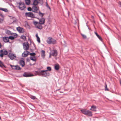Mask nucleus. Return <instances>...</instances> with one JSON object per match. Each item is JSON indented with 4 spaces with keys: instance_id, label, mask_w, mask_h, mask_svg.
<instances>
[{
    "instance_id": "c9c22d12",
    "label": "nucleus",
    "mask_w": 121,
    "mask_h": 121,
    "mask_svg": "<svg viewBox=\"0 0 121 121\" xmlns=\"http://www.w3.org/2000/svg\"><path fill=\"white\" fill-rule=\"evenodd\" d=\"M18 35L17 34L15 33H14V34H13V36L14 37H15V38H16L17 36Z\"/></svg>"
},
{
    "instance_id": "4be33fe9",
    "label": "nucleus",
    "mask_w": 121,
    "mask_h": 121,
    "mask_svg": "<svg viewBox=\"0 0 121 121\" xmlns=\"http://www.w3.org/2000/svg\"><path fill=\"white\" fill-rule=\"evenodd\" d=\"M0 67L2 68H6V67L3 63L0 60Z\"/></svg>"
},
{
    "instance_id": "b1692460",
    "label": "nucleus",
    "mask_w": 121,
    "mask_h": 121,
    "mask_svg": "<svg viewBox=\"0 0 121 121\" xmlns=\"http://www.w3.org/2000/svg\"><path fill=\"white\" fill-rule=\"evenodd\" d=\"M25 52H27V53L26 54H25V55L23 56L25 57L27 56L29 54H30V52L28 51H27V50H26V51H25Z\"/></svg>"
},
{
    "instance_id": "423d86ee",
    "label": "nucleus",
    "mask_w": 121,
    "mask_h": 121,
    "mask_svg": "<svg viewBox=\"0 0 121 121\" xmlns=\"http://www.w3.org/2000/svg\"><path fill=\"white\" fill-rule=\"evenodd\" d=\"M40 74L41 75L42 77H46V76H49L50 75V74L49 73H46L44 71L42 72L41 71Z\"/></svg>"
},
{
    "instance_id": "052dcab7",
    "label": "nucleus",
    "mask_w": 121,
    "mask_h": 121,
    "mask_svg": "<svg viewBox=\"0 0 121 121\" xmlns=\"http://www.w3.org/2000/svg\"><path fill=\"white\" fill-rule=\"evenodd\" d=\"M33 45H34V47H35V44H34V43H33Z\"/></svg>"
},
{
    "instance_id": "f704fd0d",
    "label": "nucleus",
    "mask_w": 121,
    "mask_h": 121,
    "mask_svg": "<svg viewBox=\"0 0 121 121\" xmlns=\"http://www.w3.org/2000/svg\"><path fill=\"white\" fill-rule=\"evenodd\" d=\"M30 17L32 18H36V17H35L34 15L32 12Z\"/></svg>"
},
{
    "instance_id": "20e7f679",
    "label": "nucleus",
    "mask_w": 121,
    "mask_h": 121,
    "mask_svg": "<svg viewBox=\"0 0 121 121\" xmlns=\"http://www.w3.org/2000/svg\"><path fill=\"white\" fill-rule=\"evenodd\" d=\"M0 56L2 57L4 55H7L8 54L7 51L4 49H1L0 51Z\"/></svg>"
},
{
    "instance_id": "cd10ccee",
    "label": "nucleus",
    "mask_w": 121,
    "mask_h": 121,
    "mask_svg": "<svg viewBox=\"0 0 121 121\" xmlns=\"http://www.w3.org/2000/svg\"><path fill=\"white\" fill-rule=\"evenodd\" d=\"M8 38L9 39H10L12 40H13L15 39V37H14L13 36H9Z\"/></svg>"
},
{
    "instance_id": "0eeeda50",
    "label": "nucleus",
    "mask_w": 121,
    "mask_h": 121,
    "mask_svg": "<svg viewBox=\"0 0 121 121\" xmlns=\"http://www.w3.org/2000/svg\"><path fill=\"white\" fill-rule=\"evenodd\" d=\"M23 49L24 50H27L29 49V45L28 42H26V43L25 42H24L23 43Z\"/></svg>"
},
{
    "instance_id": "aec40b11",
    "label": "nucleus",
    "mask_w": 121,
    "mask_h": 121,
    "mask_svg": "<svg viewBox=\"0 0 121 121\" xmlns=\"http://www.w3.org/2000/svg\"><path fill=\"white\" fill-rule=\"evenodd\" d=\"M95 35L97 36V37L99 38V39L101 41H102V39L101 37L97 33L95 32Z\"/></svg>"
},
{
    "instance_id": "6ab92c4d",
    "label": "nucleus",
    "mask_w": 121,
    "mask_h": 121,
    "mask_svg": "<svg viewBox=\"0 0 121 121\" xmlns=\"http://www.w3.org/2000/svg\"><path fill=\"white\" fill-rule=\"evenodd\" d=\"M31 13L32 12H26L25 13V15L26 17H30Z\"/></svg>"
},
{
    "instance_id": "13d9d810",
    "label": "nucleus",
    "mask_w": 121,
    "mask_h": 121,
    "mask_svg": "<svg viewBox=\"0 0 121 121\" xmlns=\"http://www.w3.org/2000/svg\"><path fill=\"white\" fill-rule=\"evenodd\" d=\"M36 18L37 19H39V20L40 19H39V18L37 17H36Z\"/></svg>"
},
{
    "instance_id": "6e6d98bb",
    "label": "nucleus",
    "mask_w": 121,
    "mask_h": 121,
    "mask_svg": "<svg viewBox=\"0 0 121 121\" xmlns=\"http://www.w3.org/2000/svg\"><path fill=\"white\" fill-rule=\"evenodd\" d=\"M119 5H120V7H121V2H120Z\"/></svg>"
},
{
    "instance_id": "a18cd8bd",
    "label": "nucleus",
    "mask_w": 121,
    "mask_h": 121,
    "mask_svg": "<svg viewBox=\"0 0 121 121\" xmlns=\"http://www.w3.org/2000/svg\"><path fill=\"white\" fill-rule=\"evenodd\" d=\"M27 53V52H25V51L24 52L22 53V56H23L25 54H26Z\"/></svg>"
},
{
    "instance_id": "4c0bfd02",
    "label": "nucleus",
    "mask_w": 121,
    "mask_h": 121,
    "mask_svg": "<svg viewBox=\"0 0 121 121\" xmlns=\"http://www.w3.org/2000/svg\"><path fill=\"white\" fill-rule=\"evenodd\" d=\"M37 41L39 43H40V38H39V37L37 38Z\"/></svg>"
},
{
    "instance_id": "412c9836",
    "label": "nucleus",
    "mask_w": 121,
    "mask_h": 121,
    "mask_svg": "<svg viewBox=\"0 0 121 121\" xmlns=\"http://www.w3.org/2000/svg\"><path fill=\"white\" fill-rule=\"evenodd\" d=\"M59 68V66L58 64L55 65L54 69L56 70H58Z\"/></svg>"
},
{
    "instance_id": "f3484780",
    "label": "nucleus",
    "mask_w": 121,
    "mask_h": 121,
    "mask_svg": "<svg viewBox=\"0 0 121 121\" xmlns=\"http://www.w3.org/2000/svg\"><path fill=\"white\" fill-rule=\"evenodd\" d=\"M22 7L20 6H19L18 7L19 8V9H20L21 10H24V9H25L26 7L25 5H21Z\"/></svg>"
},
{
    "instance_id": "2f4dec72",
    "label": "nucleus",
    "mask_w": 121,
    "mask_h": 121,
    "mask_svg": "<svg viewBox=\"0 0 121 121\" xmlns=\"http://www.w3.org/2000/svg\"><path fill=\"white\" fill-rule=\"evenodd\" d=\"M39 14L40 16L42 17H43L44 15V13H42L40 12L39 13Z\"/></svg>"
},
{
    "instance_id": "5fc2aeb1",
    "label": "nucleus",
    "mask_w": 121,
    "mask_h": 121,
    "mask_svg": "<svg viewBox=\"0 0 121 121\" xmlns=\"http://www.w3.org/2000/svg\"><path fill=\"white\" fill-rule=\"evenodd\" d=\"M30 49L31 50V52H32L34 51V50L33 49Z\"/></svg>"
},
{
    "instance_id": "9b49d317",
    "label": "nucleus",
    "mask_w": 121,
    "mask_h": 121,
    "mask_svg": "<svg viewBox=\"0 0 121 121\" xmlns=\"http://www.w3.org/2000/svg\"><path fill=\"white\" fill-rule=\"evenodd\" d=\"M52 55L54 56H56L57 55V52L56 50H53L51 51Z\"/></svg>"
},
{
    "instance_id": "ea45409f",
    "label": "nucleus",
    "mask_w": 121,
    "mask_h": 121,
    "mask_svg": "<svg viewBox=\"0 0 121 121\" xmlns=\"http://www.w3.org/2000/svg\"><path fill=\"white\" fill-rule=\"evenodd\" d=\"M41 70H39V71H35V72L37 73L38 74H40V72Z\"/></svg>"
},
{
    "instance_id": "774afa93",
    "label": "nucleus",
    "mask_w": 121,
    "mask_h": 121,
    "mask_svg": "<svg viewBox=\"0 0 121 121\" xmlns=\"http://www.w3.org/2000/svg\"><path fill=\"white\" fill-rule=\"evenodd\" d=\"M1 13V12H0V14Z\"/></svg>"
},
{
    "instance_id": "0e129e2a",
    "label": "nucleus",
    "mask_w": 121,
    "mask_h": 121,
    "mask_svg": "<svg viewBox=\"0 0 121 121\" xmlns=\"http://www.w3.org/2000/svg\"><path fill=\"white\" fill-rule=\"evenodd\" d=\"M11 50H9V51H10V52H11Z\"/></svg>"
},
{
    "instance_id": "f257e3e1",
    "label": "nucleus",
    "mask_w": 121,
    "mask_h": 121,
    "mask_svg": "<svg viewBox=\"0 0 121 121\" xmlns=\"http://www.w3.org/2000/svg\"><path fill=\"white\" fill-rule=\"evenodd\" d=\"M82 113L85 115L91 117L92 116L91 112L88 110L85 109H82L80 110Z\"/></svg>"
},
{
    "instance_id": "09e8293b",
    "label": "nucleus",
    "mask_w": 121,
    "mask_h": 121,
    "mask_svg": "<svg viewBox=\"0 0 121 121\" xmlns=\"http://www.w3.org/2000/svg\"><path fill=\"white\" fill-rule=\"evenodd\" d=\"M0 16L2 17L3 18L4 17L3 15H2L1 13L0 14Z\"/></svg>"
},
{
    "instance_id": "bf43d9fd",
    "label": "nucleus",
    "mask_w": 121,
    "mask_h": 121,
    "mask_svg": "<svg viewBox=\"0 0 121 121\" xmlns=\"http://www.w3.org/2000/svg\"><path fill=\"white\" fill-rule=\"evenodd\" d=\"M120 85H121V80L120 81Z\"/></svg>"
},
{
    "instance_id": "a878e982",
    "label": "nucleus",
    "mask_w": 121,
    "mask_h": 121,
    "mask_svg": "<svg viewBox=\"0 0 121 121\" xmlns=\"http://www.w3.org/2000/svg\"><path fill=\"white\" fill-rule=\"evenodd\" d=\"M36 27L40 30H41L42 28V26L41 25H38L36 26Z\"/></svg>"
},
{
    "instance_id": "49530a36",
    "label": "nucleus",
    "mask_w": 121,
    "mask_h": 121,
    "mask_svg": "<svg viewBox=\"0 0 121 121\" xmlns=\"http://www.w3.org/2000/svg\"><path fill=\"white\" fill-rule=\"evenodd\" d=\"M42 72H43L44 71L46 73H48V72H47V71H48L47 70H41Z\"/></svg>"
},
{
    "instance_id": "3c124183",
    "label": "nucleus",
    "mask_w": 121,
    "mask_h": 121,
    "mask_svg": "<svg viewBox=\"0 0 121 121\" xmlns=\"http://www.w3.org/2000/svg\"><path fill=\"white\" fill-rule=\"evenodd\" d=\"M26 25L27 26H29V25L28 24V22H26V24H25V25Z\"/></svg>"
},
{
    "instance_id": "bb28decb",
    "label": "nucleus",
    "mask_w": 121,
    "mask_h": 121,
    "mask_svg": "<svg viewBox=\"0 0 121 121\" xmlns=\"http://www.w3.org/2000/svg\"><path fill=\"white\" fill-rule=\"evenodd\" d=\"M20 38L24 40H25L26 39V36L24 35L20 37Z\"/></svg>"
},
{
    "instance_id": "2eb2a0df",
    "label": "nucleus",
    "mask_w": 121,
    "mask_h": 121,
    "mask_svg": "<svg viewBox=\"0 0 121 121\" xmlns=\"http://www.w3.org/2000/svg\"><path fill=\"white\" fill-rule=\"evenodd\" d=\"M23 29L20 27L19 26L18 27L16 28L17 30L18 31L19 33H22L23 32H22V30Z\"/></svg>"
},
{
    "instance_id": "f8f14e48",
    "label": "nucleus",
    "mask_w": 121,
    "mask_h": 121,
    "mask_svg": "<svg viewBox=\"0 0 121 121\" xmlns=\"http://www.w3.org/2000/svg\"><path fill=\"white\" fill-rule=\"evenodd\" d=\"M3 41L5 43L9 42V43H11L9 42V40L8 37L4 36L2 38Z\"/></svg>"
},
{
    "instance_id": "ddd939ff",
    "label": "nucleus",
    "mask_w": 121,
    "mask_h": 121,
    "mask_svg": "<svg viewBox=\"0 0 121 121\" xmlns=\"http://www.w3.org/2000/svg\"><path fill=\"white\" fill-rule=\"evenodd\" d=\"M36 6L33 5L32 7V11L33 12L37 13L38 11L37 8Z\"/></svg>"
},
{
    "instance_id": "9d476101",
    "label": "nucleus",
    "mask_w": 121,
    "mask_h": 121,
    "mask_svg": "<svg viewBox=\"0 0 121 121\" xmlns=\"http://www.w3.org/2000/svg\"><path fill=\"white\" fill-rule=\"evenodd\" d=\"M45 22V19L44 18L42 17H41L40 19L39 20V24L40 25L43 24Z\"/></svg>"
},
{
    "instance_id": "6e6552de",
    "label": "nucleus",
    "mask_w": 121,
    "mask_h": 121,
    "mask_svg": "<svg viewBox=\"0 0 121 121\" xmlns=\"http://www.w3.org/2000/svg\"><path fill=\"white\" fill-rule=\"evenodd\" d=\"M23 75L24 77H28L33 76L34 75L33 74L25 72L23 74Z\"/></svg>"
},
{
    "instance_id": "a211bd4d",
    "label": "nucleus",
    "mask_w": 121,
    "mask_h": 121,
    "mask_svg": "<svg viewBox=\"0 0 121 121\" xmlns=\"http://www.w3.org/2000/svg\"><path fill=\"white\" fill-rule=\"evenodd\" d=\"M96 106L92 105L91 107V108L90 110L94 111H96Z\"/></svg>"
},
{
    "instance_id": "4d7b16f0",
    "label": "nucleus",
    "mask_w": 121,
    "mask_h": 121,
    "mask_svg": "<svg viewBox=\"0 0 121 121\" xmlns=\"http://www.w3.org/2000/svg\"><path fill=\"white\" fill-rule=\"evenodd\" d=\"M14 33H11H11H10V35H12L13 34H14Z\"/></svg>"
},
{
    "instance_id": "69168bd1",
    "label": "nucleus",
    "mask_w": 121,
    "mask_h": 121,
    "mask_svg": "<svg viewBox=\"0 0 121 121\" xmlns=\"http://www.w3.org/2000/svg\"><path fill=\"white\" fill-rule=\"evenodd\" d=\"M35 65V64H33V65Z\"/></svg>"
},
{
    "instance_id": "603ef678",
    "label": "nucleus",
    "mask_w": 121,
    "mask_h": 121,
    "mask_svg": "<svg viewBox=\"0 0 121 121\" xmlns=\"http://www.w3.org/2000/svg\"><path fill=\"white\" fill-rule=\"evenodd\" d=\"M51 55H52V54H51V53H49V57L50 58L51 57Z\"/></svg>"
},
{
    "instance_id": "393cba45",
    "label": "nucleus",
    "mask_w": 121,
    "mask_h": 121,
    "mask_svg": "<svg viewBox=\"0 0 121 121\" xmlns=\"http://www.w3.org/2000/svg\"><path fill=\"white\" fill-rule=\"evenodd\" d=\"M26 4L27 5H29L30 3V0H25Z\"/></svg>"
},
{
    "instance_id": "c85d7f7f",
    "label": "nucleus",
    "mask_w": 121,
    "mask_h": 121,
    "mask_svg": "<svg viewBox=\"0 0 121 121\" xmlns=\"http://www.w3.org/2000/svg\"><path fill=\"white\" fill-rule=\"evenodd\" d=\"M6 33L8 35H10L11 33V31L9 30H7L6 31Z\"/></svg>"
},
{
    "instance_id": "37998d69",
    "label": "nucleus",
    "mask_w": 121,
    "mask_h": 121,
    "mask_svg": "<svg viewBox=\"0 0 121 121\" xmlns=\"http://www.w3.org/2000/svg\"><path fill=\"white\" fill-rule=\"evenodd\" d=\"M41 52L43 54V56H45V51L44 50H42L41 51ZM42 56H43V55H42Z\"/></svg>"
},
{
    "instance_id": "5701e85b",
    "label": "nucleus",
    "mask_w": 121,
    "mask_h": 121,
    "mask_svg": "<svg viewBox=\"0 0 121 121\" xmlns=\"http://www.w3.org/2000/svg\"><path fill=\"white\" fill-rule=\"evenodd\" d=\"M0 10H2V11H4L5 12H8V10L6 8H0Z\"/></svg>"
},
{
    "instance_id": "79ce46f5",
    "label": "nucleus",
    "mask_w": 121,
    "mask_h": 121,
    "mask_svg": "<svg viewBox=\"0 0 121 121\" xmlns=\"http://www.w3.org/2000/svg\"><path fill=\"white\" fill-rule=\"evenodd\" d=\"M30 98L32 99H34L35 98V97L33 96H31L30 97Z\"/></svg>"
},
{
    "instance_id": "39448f33",
    "label": "nucleus",
    "mask_w": 121,
    "mask_h": 121,
    "mask_svg": "<svg viewBox=\"0 0 121 121\" xmlns=\"http://www.w3.org/2000/svg\"><path fill=\"white\" fill-rule=\"evenodd\" d=\"M10 66L11 68L13 69L14 70H20L22 69L19 66L17 65H14L10 64Z\"/></svg>"
},
{
    "instance_id": "c756f323",
    "label": "nucleus",
    "mask_w": 121,
    "mask_h": 121,
    "mask_svg": "<svg viewBox=\"0 0 121 121\" xmlns=\"http://www.w3.org/2000/svg\"><path fill=\"white\" fill-rule=\"evenodd\" d=\"M19 6H21V5H25V4L23 2H20L19 3Z\"/></svg>"
},
{
    "instance_id": "58836bf2",
    "label": "nucleus",
    "mask_w": 121,
    "mask_h": 121,
    "mask_svg": "<svg viewBox=\"0 0 121 121\" xmlns=\"http://www.w3.org/2000/svg\"><path fill=\"white\" fill-rule=\"evenodd\" d=\"M46 6L48 8L50 9V7L49 6L47 2L46 3Z\"/></svg>"
},
{
    "instance_id": "864d4df0",
    "label": "nucleus",
    "mask_w": 121,
    "mask_h": 121,
    "mask_svg": "<svg viewBox=\"0 0 121 121\" xmlns=\"http://www.w3.org/2000/svg\"><path fill=\"white\" fill-rule=\"evenodd\" d=\"M36 38H37L39 37V36H38V35L37 34L36 35Z\"/></svg>"
},
{
    "instance_id": "f03ea898",
    "label": "nucleus",
    "mask_w": 121,
    "mask_h": 121,
    "mask_svg": "<svg viewBox=\"0 0 121 121\" xmlns=\"http://www.w3.org/2000/svg\"><path fill=\"white\" fill-rule=\"evenodd\" d=\"M29 55L31 56H30V59L33 61H36V57L35 56L36 55V54L35 52H32L30 53Z\"/></svg>"
},
{
    "instance_id": "e2e57ef3",
    "label": "nucleus",
    "mask_w": 121,
    "mask_h": 121,
    "mask_svg": "<svg viewBox=\"0 0 121 121\" xmlns=\"http://www.w3.org/2000/svg\"><path fill=\"white\" fill-rule=\"evenodd\" d=\"M68 16H69V14L68 13Z\"/></svg>"
},
{
    "instance_id": "4468645a",
    "label": "nucleus",
    "mask_w": 121,
    "mask_h": 121,
    "mask_svg": "<svg viewBox=\"0 0 121 121\" xmlns=\"http://www.w3.org/2000/svg\"><path fill=\"white\" fill-rule=\"evenodd\" d=\"M19 64L22 67H23L25 65V62L24 60H20L19 61Z\"/></svg>"
},
{
    "instance_id": "8fccbe9b",
    "label": "nucleus",
    "mask_w": 121,
    "mask_h": 121,
    "mask_svg": "<svg viewBox=\"0 0 121 121\" xmlns=\"http://www.w3.org/2000/svg\"><path fill=\"white\" fill-rule=\"evenodd\" d=\"M3 21V20L1 18H0V23H2Z\"/></svg>"
},
{
    "instance_id": "473e14b6",
    "label": "nucleus",
    "mask_w": 121,
    "mask_h": 121,
    "mask_svg": "<svg viewBox=\"0 0 121 121\" xmlns=\"http://www.w3.org/2000/svg\"><path fill=\"white\" fill-rule=\"evenodd\" d=\"M33 23L36 26L37 24H39V22H37L35 21H33Z\"/></svg>"
},
{
    "instance_id": "72a5a7b5",
    "label": "nucleus",
    "mask_w": 121,
    "mask_h": 121,
    "mask_svg": "<svg viewBox=\"0 0 121 121\" xmlns=\"http://www.w3.org/2000/svg\"><path fill=\"white\" fill-rule=\"evenodd\" d=\"M47 70L49 71H50L51 70V68L50 67L48 66L47 68Z\"/></svg>"
},
{
    "instance_id": "680f3d73",
    "label": "nucleus",
    "mask_w": 121,
    "mask_h": 121,
    "mask_svg": "<svg viewBox=\"0 0 121 121\" xmlns=\"http://www.w3.org/2000/svg\"><path fill=\"white\" fill-rule=\"evenodd\" d=\"M13 20H15V19H14V18H13Z\"/></svg>"
},
{
    "instance_id": "de8ad7c7",
    "label": "nucleus",
    "mask_w": 121,
    "mask_h": 121,
    "mask_svg": "<svg viewBox=\"0 0 121 121\" xmlns=\"http://www.w3.org/2000/svg\"><path fill=\"white\" fill-rule=\"evenodd\" d=\"M26 61L27 62H29V61H30V59L28 58H27L26 59Z\"/></svg>"
},
{
    "instance_id": "a19ab883",
    "label": "nucleus",
    "mask_w": 121,
    "mask_h": 121,
    "mask_svg": "<svg viewBox=\"0 0 121 121\" xmlns=\"http://www.w3.org/2000/svg\"><path fill=\"white\" fill-rule=\"evenodd\" d=\"M27 10L29 11H31L32 10V9L31 7H29L27 8Z\"/></svg>"
},
{
    "instance_id": "e433bc0d",
    "label": "nucleus",
    "mask_w": 121,
    "mask_h": 121,
    "mask_svg": "<svg viewBox=\"0 0 121 121\" xmlns=\"http://www.w3.org/2000/svg\"><path fill=\"white\" fill-rule=\"evenodd\" d=\"M81 35L82 36L83 38V39H86V36L85 35L82 34H81Z\"/></svg>"
},
{
    "instance_id": "c03bdc74",
    "label": "nucleus",
    "mask_w": 121,
    "mask_h": 121,
    "mask_svg": "<svg viewBox=\"0 0 121 121\" xmlns=\"http://www.w3.org/2000/svg\"><path fill=\"white\" fill-rule=\"evenodd\" d=\"M105 90L108 91L109 89L107 88V86L106 84H105Z\"/></svg>"
},
{
    "instance_id": "338daca9",
    "label": "nucleus",
    "mask_w": 121,
    "mask_h": 121,
    "mask_svg": "<svg viewBox=\"0 0 121 121\" xmlns=\"http://www.w3.org/2000/svg\"><path fill=\"white\" fill-rule=\"evenodd\" d=\"M59 35L60 36L61 35V34H60Z\"/></svg>"
},
{
    "instance_id": "dca6fc26",
    "label": "nucleus",
    "mask_w": 121,
    "mask_h": 121,
    "mask_svg": "<svg viewBox=\"0 0 121 121\" xmlns=\"http://www.w3.org/2000/svg\"><path fill=\"white\" fill-rule=\"evenodd\" d=\"M39 2L36 0H34L33 2L32 5L34 6H36L38 4Z\"/></svg>"
},
{
    "instance_id": "7ed1b4c3",
    "label": "nucleus",
    "mask_w": 121,
    "mask_h": 121,
    "mask_svg": "<svg viewBox=\"0 0 121 121\" xmlns=\"http://www.w3.org/2000/svg\"><path fill=\"white\" fill-rule=\"evenodd\" d=\"M47 42L49 44H55L56 43V41L54 39L52 38L49 37L48 39Z\"/></svg>"
},
{
    "instance_id": "1a4fd4ad",
    "label": "nucleus",
    "mask_w": 121,
    "mask_h": 121,
    "mask_svg": "<svg viewBox=\"0 0 121 121\" xmlns=\"http://www.w3.org/2000/svg\"><path fill=\"white\" fill-rule=\"evenodd\" d=\"M8 56L11 60H13L16 58L15 55L11 53L9 54Z\"/></svg>"
},
{
    "instance_id": "7c9ffc66",
    "label": "nucleus",
    "mask_w": 121,
    "mask_h": 121,
    "mask_svg": "<svg viewBox=\"0 0 121 121\" xmlns=\"http://www.w3.org/2000/svg\"><path fill=\"white\" fill-rule=\"evenodd\" d=\"M9 16L10 17H11L10 18V19H13V18H14L15 19V20H13V22H16V20H17V19L15 17H12L10 16Z\"/></svg>"
}]
</instances>
